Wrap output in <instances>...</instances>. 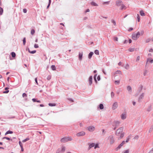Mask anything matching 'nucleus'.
Here are the masks:
<instances>
[{
	"mask_svg": "<svg viewBox=\"0 0 153 153\" xmlns=\"http://www.w3.org/2000/svg\"><path fill=\"white\" fill-rule=\"evenodd\" d=\"M123 129V127H120L117 129L116 132V135L117 136L120 135V138H122L124 136V132L122 133Z\"/></svg>",
	"mask_w": 153,
	"mask_h": 153,
	"instance_id": "obj_1",
	"label": "nucleus"
},
{
	"mask_svg": "<svg viewBox=\"0 0 153 153\" xmlns=\"http://www.w3.org/2000/svg\"><path fill=\"white\" fill-rule=\"evenodd\" d=\"M73 139L71 137H64L62 138L60 141L62 143H65L69 141H71Z\"/></svg>",
	"mask_w": 153,
	"mask_h": 153,
	"instance_id": "obj_2",
	"label": "nucleus"
},
{
	"mask_svg": "<svg viewBox=\"0 0 153 153\" xmlns=\"http://www.w3.org/2000/svg\"><path fill=\"white\" fill-rule=\"evenodd\" d=\"M140 35V33L138 31L136 34L134 33L132 35V38L134 40H136L139 38V36Z\"/></svg>",
	"mask_w": 153,
	"mask_h": 153,
	"instance_id": "obj_3",
	"label": "nucleus"
},
{
	"mask_svg": "<svg viewBox=\"0 0 153 153\" xmlns=\"http://www.w3.org/2000/svg\"><path fill=\"white\" fill-rule=\"evenodd\" d=\"M114 138L112 135L109 136L108 138V140H109L111 144H112L114 142Z\"/></svg>",
	"mask_w": 153,
	"mask_h": 153,
	"instance_id": "obj_4",
	"label": "nucleus"
},
{
	"mask_svg": "<svg viewBox=\"0 0 153 153\" xmlns=\"http://www.w3.org/2000/svg\"><path fill=\"white\" fill-rule=\"evenodd\" d=\"M120 122L119 121H114L112 123V126L113 127L115 126L117 127H118L119 126L120 124Z\"/></svg>",
	"mask_w": 153,
	"mask_h": 153,
	"instance_id": "obj_5",
	"label": "nucleus"
},
{
	"mask_svg": "<svg viewBox=\"0 0 153 153\" xmlns=\"http://www.w3.org/2000/svg\"><path fill=\"white\" fill-rule=\"evenodd\" d=\"M116 5L117 7L120 6L123 3L121 0H117L115 2Z\"/></svg>",
	"mask_w": 153,
	"mask_h": 153,
	"instance_id": "obj_6",
	"label": "nucleus"
},
{
	"mask_svg": "<svg viewBox=\"0 0 153 153\" xmlns=\"http://www.w3.org/2000/svg\"><path fill=\"white\" fill-rule=\"evenodd\" d=\"M85 132L84 131H81L77 133L76 135L78 137L83 136L85 134Z\"/></svg>",
	"mask_w": 153,
	"mask_h": 153,
	"instance_id": "obj_7",
	"label": "nucleus"
},
{
	"mask_svg": "<svg viewBox=\"0 0 153 153\" xmlns=\"http://www.w3.org/2000/svg\"><path fill=\"white\" fill-rule=\"evenodd\" d=\"M87 128L89 131L92 132L94 130L95 127L94 126H89L87 127Z\"/></svg>",
	"mask_w": 153,
	"mask_h": 153,
	"instance_id": "obj_8",
	"label": "nucleus"
},
{
	"mask_svg": "<svg viewBox=\"0 0 153 153\" xmlns=\"http://www.w3.org/2000/svg\"><path fill=\"white\" fill-rule=\"evenodd\" d=\"M83 52H79L78 55V59L79 60L81 61L82 59L83 56Z\"/></svg>",
	"mask_w": 153,
	"mask_h": 153,
	"instance_id": "obj_9",
	"label": "nucleus"
},
{
	"mask_svg": "<svg viewBox=\"0 0 153 153\" xmlns=\"http://www.w3.org/2000/svg\"><path fill=\"white\" fill-rule=\"evenodd\" d=\"M118 103L117 102H114L112 106V109L114 110L116 109L118 107Z\"/></svg>",
	"mask_w": 153,
	"mask_h": 153,
	"instance_id": "obj_10",
	"label": "nucleus"
},
{
	"mask_svg": "<svg viewBox=\"0 0 153 153\" xmlns=\"http://www.w3.org/2000/svg\"><path fill=\"white\" fill-rule=\"evenodd\" d=\"M93 76H90L88 79L89 85H91L92 83Z\"/></svg>",
	"mask_w": 153,
	"mask_h": 153,
	"instance_id": "obj_11",
	"label": "nucleus"
},
{
	"mask_svg": "<svg viewBox=\"0 0 153 153\" xmlns=\"http://www.w3.org/2000/svg\"><path fill=\"white\" fill-rule=\"evenodd\" d=\"M144 97V93H142L139 96L138 98V101L139 102H141L142 101V99Z\"/></svg>",
	"mask_w": 153,
	"mask_h": 153,
	"instance_id": "obj_12",
	"label": "nucleus"
},
{
	"mask_svg": "<svg viewBox=\"0 0 153 153\" xmlns=\"http://www.w3.org/2000/svg\"><path fill=\"white\" fill-rule=\"evenodd\" d=\"M121 6V7L120 8V10H123V9L126 10V7L124 4H123Z\"/></svg>",
	"mask_w": 153,
	"mask_h": 153,
	"instance_id": "obj_13",
	"label": "nucleus"
},
{
	"mask_svg": "<svg viewBox=\"0 0 153 153\" xmlns=\"http://www.w3.org/2000/svg\"><path fill=\"white\" fill-rule=\"evenodd\" d=\"M94 54V53L93 52H90L88 54V58L89 59H91L92 57V56H93V55Z\"/></svg>",
	"mask_w": 153,
	"mask_h": 153,
	"instance_id": "obj_14",
	"label": "nucleus"
},
{
	"mask_svg": "<svg viewBox=\"0 0 153 153\" xmlns=\"http://www.w3.org/2000/svg\"><path fill=\"white\" fill-rule=\"evenodd\" d=\"M98 108H99L100 109L102 110L104 108V106L102 104L100 103L98 106Z\"/></svg>",
	"mask_w": 153,
	"mask_h": 153,
	"instance_id": "obj_15",
	"label": "nucleus"
},
{
	"mask_svg": "<svg viewBox=\"0 0 153 153\" xmlns=\"http://www.w3.org/2000/svg\"><path fill=\"white\" fill-rule=\"evenodd\" d=\"M121 118L122 120H124L126 118V114L125 113H123L121 115Z\"/></svg>",
	"mask_w": 153,
	"mask_h": 153,
	"instance_id": "obj_16",
	"label": "nucleus"
},
{
	"mask_svg": "<svg viewBox=\"0 0 153 153\" xmlns=\"http://www.w3.org/2000/svg\"><path fill=\"white\" fill-rule=\"evenodd\" d=\"M32 100L33 102H37L38 103H40L41 102L40 100H38L36 98H33Z\"/></svg>",
	"mask_w": 153,
	"mask_h": 153,
	"instance_id": "obj_17",
	"label": "nucleus"
},
{
	"mask_svg": "<svg viewBox=\"0 0 153 153\" xmlns=\"http://www.w3.org/2000/svg\"><path fill=\"white\" fill-rule=\"evenodd\" d=\"M148 62H149L151 63H153V59H151L148 58L147 59V62L146 66V64H147Z\"/></svg>",
	"mask_w": 153,
	"mask_h": 153,
	"instance_id": "obj_18",
	"label": "nucleus"
},
{
	"mask_svg": "<svg viewBox=\"0 0 153 153\" xmlns=\"http://www.w3.org/2000/svg\"><path fill=\"white\" fill-rule=\"evenodd\" d=\"M140 15L142 16H145V14L143 10L140 11Z\"/></svg>",
	"mask_w": 153,
	"mask_h": 153,
	"instance_id": "obj_19",
	"label": "nucleus"
},
{
	"mask_svg": "<svg viewBox=\"0 0 153 153\" xmlns=\"http://www.w3.org/2000/svg\"><path fill=\"white\" fill-rule=\"evenodd\" d=\"M48 105L49 106L51 107L55 106L56 105V104L55 103H49Z\"/></svg>",
	"mask_w": 153,
	"mask_h": 153,
	"instance_id": "obj_20",
	"label": "nucleus"
},
{
	"mask_svg": "<svg viewBox=\"0 0 153 153\" xmlns=\"http://www.w3.org/2000/svg\"><path fill=\"white\" fill-rule=\"evenodd\" d=\"M91 4L92 5L95 6H98V4L94 1H92V2H91Z\"/></svg>",
	"mask_w": 153,
	"mask_h": 153,
	"instance_id": "obj_21",
	"label": "nucleus"
},
{
	"mask_svg": "<svg viewBox=\"0 0 153 153\" xmlns=\"http://www.w3.org/2000/svg\"><path fill=\"white\" fill-rule=\"evenodd\" d=\"M94 149H95L97 148H100V146H99V143H94Z\"/></svg>",
	"mask_w": 153,
	"mask_h": 153,
	"instance_id": "obj_22",
	"label": "nucleus"
},
{
	"mask_svg": "<svg viewBox=\"0 0 153 153\" xmlns=\"http://www.w3.org/2000/svg\"><path fill=\"white\" fill-rule=\"evenodd\" d=\"M2 139H6L7 140H11V141H13L12 139H10V138L6 137H3Z\"/></svg>",
	"mask_w": 153,
	"mask_h": 153,
	"instance_id": "obj_23",
	"label": "nucleus"
},
{
	"mask_svg": "<svg viewBox=\"0 0 153 153\" xmlns=\"http://www.w3.org/2000/svg\"><path fill=\"white\" fill-rule=\"evenodd\" d=\"M123 146L121 144H120L119 146H118L116 148L115 150H116V151H118L119 149H120V148L122 146Z\"/></svg>",
	"mask_w": 153,
	"mask_h": 153,
	"instance_id": "obj_24",
	"label": "nucleus"
},
{
	"mask_svg": "<svg viewBox=\"0 0 153 153\" xmlns=\"http://www.w3.org/2000/svg\"><path fill=\"white\" fill-rule=\"evenodd\" d=\"M97 74H95L94 76V80L95 82L96 83H97V80L96 79V77H97Z\"/></svg>",
	"mask_w": 153,
	"mask_h": 153,
	"instance_id": "obj_25",
	"label": "nucleus"
},
{
	"mask_svg": "<svg viewBox=\"0 0 153 153\" xmlns=\"http://www.w3.org/2000/svg\"><path fill=\"white\" fill-rule=\"evenodd\" d=\"M11 55L12 57L13 58H14L16 56V53L14 52H12L11 53Z\"/></svg>",
	"mask_w": 153,
	"mask_h": 153,
	"instance_id": "obj_26",
	"label": "nucleus"
},
{
	"mask_svg": "<svg viewBox=\"0 0 153 153\" xmlns=\"http://www.w3.org/2000/svg\"><path fill=\"white\" fill-rule=\"evenodd\" d=\"M51 68L53 71H55L56 70V66L54 65H52Z\"/></svg>",
	"mask_w": 153,
	"mask_h": 153,
	"instance_id": "obj_27",
	"label": "nucleus"
},
{
	"mask_svg": "<svg viewBox=\"0 0 153 153\" xmlns=\"http://www.w3.org/2000/svg\"><path fill=\"white\" fill-rule=\"evenodd\" d=\"M89 146L91 148L94 146V143H88Z\"/></svg>",
	"mask_w": 153,
	"mask_h": 153,
	"instance_id": "obj_28",
	"label": "nucleus"
},
{
	"mask_svg": "<svg viewBox=\"0 0 153 153\" xmlns=\"http://www.w3.org/2000/svg\"><path fill=\"white\" fill-rule=\"evenodd\" d=\"M3 12V9L1 7H0V15L2 14Z\"/></svg>",
	"mask_w": 153,
	"mask_h": 153,
	"instance_id": "obj_29",
	"label": "nucleus"
},
{
	"mask_svg": "<svg viewBox=\"0 0 153 153\" xmlns=\"http://www.w3.org/2000/svg\"><path fill=\"white\" fill-rule=\"evenodd\" d=\"M65 146H62V149L61 150V152L64 153L65 151Z\"/></svg>",
	"mask_w": 153,
	"mask_h": 153,
	"instance_id": "obj_30",
	"label": "nucleus"
},
{
	"mask_svg": "<svg viewBox=\"0 0 153 153\" xmlns=\"http://www.w3.org/2000/svg\"><path fill=\"white\" fill-rule=\"evenodd\" d=\"M122 74L121 71L120 70H117V71H116L114 74Z\"/></svg>",
	"mask_w": 153,
	"mask_h": 153,
	"instance_id": "obj_31",
	"label": "nucleus"
},
{
	"mask_svg": "<svg viewBox=\"0 0 153 153\" xmlns=\"http://www.w3.org/2000/svg\"><path fill=\"white\" fill-rule=\"evenodd\" d=\"M26 42V39L25 37H24L23 39V45H25Z\"/></svg>",
	"mask_w": 153,
	"mask_h": 153,
	"instance_id": "obj_32",
	"label": "nucleus"
},
{
	"mask_svg": "<svg viewBox=\"0 0 153 153\" xmlns=\"http://www.w3.org/2000/svg\"><path fill=\"white\" fill-rule=\"evenodd\" d=\"M94 53L97 55H98L99 54V51L98 50H95L94 51Z\"/></svg>",
	"mask_w": 153,
	"mask_h": 153,
	"instance_id": "obj_33",
	"label": "nucleus"
},
{
	"mask_svg": "<svg viewBox=\"0 0 153 153\" xmlns=\"http://www.w3.org/2000/svg\"><path fill=\"white\" fill-rule=\"evenodd\" d=\"M30 140V138L29 137H27L25 138V139L23 140H22V142L23 143H24L26 142V141L29 140Z\"/></svg>",
	"mask_w": 153,
	"mask_h": 153,
	"instance_id": "obj_34",
	"label": "nucleus"
},
{
	"mask_svg": "<svg viewBox=\"0 0 153 153\" xmlns=\"http://www.w3.org/2000/svg\"><path fill=\"white\" fill-rule=\"evenodd\" d=\"M51 0H49L48 3V4L47 7V9H48L50 5V4H51Z\"/></svg>",
	"mask_w": 153,
	"mask_h": 153,
	"instance_id": "obj_35",
	"label": "nucleus"
},
{
	"mask_svg": "<svg viewBox=\"0 0 153 153\" xmlns=\"http://www.w3.org/2000/svg\"><path fill=\"white\" fill-rule=\"evenodd\" d=\"M153 130V125L151 126L150 128L149 132V133H151L152 131Z\"/></svg>",
	"mask_w": 153,
	"mask_h": 153,
	"instance_id": "obj_36",
	"label": "nucleus"
},
{
	"mask_svg": "<svg viewBox=\"0 0 153 153\" xmlns=\"http://www.w3.org/2000/svg\"><path fill=\"white\" fill-rule=\"evenodd\" d=\"M127 90L128 91H130L131 90V87L130 86H128L127 87Z\"/></svg>",
	"mask_w": 153,
	"mask_h": 153,
	"instance_id": "obj_37",
	"label": "nucleus"
},
{
	"mask_svg": "<svg viewBox=\"0 0 153 153\" xmlns=\"http://www.w3.org/2000/svg\"><path fill=\"white\" fill-rule=\"evenodd\" d=\"M135 48H129L128 49V51L131 52H132L134 51V50Z\"/></svg>",
	"mask_w": 153,
	"mask_h": 153,
	"instance_id": "obj_38",
	"label": "nucleus"
},
{
	"mask_svg": "<svg viewBox=\"0 0 153 153\" xmlns=\"http://www.w3.org/2000/svg\"><path fill=\"white\" fill-rule=\"evenodd\" d=\"M35 33V30L34 29H32L31 30L30 33L31 35H33Z\"/></svg>",
	"mask_w": 153,
	"mask_h": 153,
	"instance_id": "obj_39",
	"label": "nucleus"
},
{
	"mask_svg": "<svg viewBox=\"0 0 153 153\" xmlns=\"http://www.w3.org/2000/svg\"><path fill=\"white\" fill-rule=\"evenodd\" d=\"M116 85H119L120 83V81L119 80H116L114 81Z\"/></svg>",
	"mask_w": 153,
	"mask_h": 153,
	"instance_id": "obj_40",
	"label": "nucleus"
},
{
	"mask_svg": "<svg viewBox=\"0 0 153 153\" xmlns=\"http://www.w3.org/2000/svg\"><path fill=\"white\" fill-rule=\"evenodd\" d=\"M137 21L138 22H139L140 20V16L139 15V14H137Z\"/></svg>",
	"mask_w": 153,
	"mask_h": 153,
	"instance_id": "obj_41",
	"label": "nucleus"
},
{
	"mask_svg": "<svg viewBox=\"0 0 153 153\" xmlns=\"http://www.w3.org/2000/svg\"><path fill=\"white\" fill-rule=\"evenodd\" d=\"M152 106H151V105H150L149 106V107H148V108H147V111H150L151 109H152Z\"/></svg>",
	"mask_w": 153,
	"mask_h": 153,
	"instance_id": "obj_42",
	"label": "nucleus"
},
{
	"mask_svg": "<svg viewBox=\"0 0 153 153\" xmlns=\"http://www.w3.org/2000/svg\"><path fill=\"white\" fill-rule=\"evenodd\" d=\"M36 50H33L32 51H30V52H29L31 54H34L36 53Z\"/></svg>",
	"mask_w": 153,
	"mask_h": 153,
	"instance_id": "obj_43",
	"label": "nucleus"
},
{
	"mask_svg": "<svg viewBox=\"0 0 153 153\" xmlns=\"http://www.w3.org/2000/svg\"><path fill=\"white\" fill-rule=\"evenodd\" d=\"M111 22L114 25H116V23L114 19H112L111 20Z\"/></svg>",
	"mask_w": 153,
	"mask_h": 153,
	"instance_id": "obj_44",
	"label": "nucleus"
},
{
	"mask_svg": "<svg viewBox=\"0 0 153 153\" xmlns=\"http://www.w3.org/2000/svg\"><path fill=\"white\" fill-rule=\"evenodd\" d=\"M22 96L23 97H27V95L25 93H23L22 94Z\"/></svg>",
	"mask_w": 153,
	"mask_h": 153,
	"instance_id": "obj_45",
	"label": "nucleus"
},
{
	"mask_svg": "<svg viewBox=\"0 0 153 153\" xmlns=\"http://www.w3.org/2000/svg\"><path fill=\"white\" fill-rule=\"evenodd\" d=\"M61 149L59 148L56 151V153H61Z\"/></svg>",
	"mask_w": 153,
	"mask_h": 153,
	"instance_id": "obj_46",
	"label": "nucleus"
},
{
	"mask_svg": "<svg viewBox=\"0 0 153 153\" xmlns=\"http://www.w3.org/2000/svg\"><path fill=\"white\" fill-rule=\"evenodd\" d=\"M8 134H12L13 133V131L10 130H8L7 131Z\"/></svg>",
	"mask_w": 153,
	"mask_h": 153,
	"instance_id": "obj_47",
	"label": "nucleus"
},
{
	"mask_svg": "<svg viewBox=\"0 0 153 153\" xmlns=\"http://www.w3.org/2000/svg\"><path fill=\"white\" fill-rule=\"evenodd\" d=\"M114 93L112 91L111 93V98H113L114 97Z\"/></svg>",
	"mask_w": 153,
	"mask_h": 153,
	"instance_id": "obj_48",
	"label": "nucleus"
},
{
	"mask_svg": "<svg viewBox=\"0 0 153 153\" xmlns=\"http://www.w3.org/2000/svg\"><path fill=\"white\" fill-rule=\"evenodd\" d=\"M125 68L126 69H128L129 68V65L128 64H127L126 65Z\"/></svg>",
	"mask_w": 153,
	"mask_h": 153,
	"instance_id": "obj_49",
	"label": "nucleus"
},
{
	"mask_svg": "<svg viewBox=\"0 0 153 153\" xmlns=\"http://www.w3.org/2000/svg\"><path fill=\"white\" fill-rule=\"evenodd\" d=\"M27 10L26 8H24L23 10V12L24 13H26L27 12Z\"/></svg>",
	"mask_w": 153,
	"mask_h": 153,
	"instance_id": "obj_50",
	"label": "nucleus"
},
{
	"mask_svg": "<svg viewBox=\"0 0 153 153\" xmlns=\"http://www.w3.org/2000/svg\"><path fill=\"white\" fill-rule=\"evenodd\" d=\"M9 90H7L5 91H4L3 92V93L4 94H7L9 92Z\"/></svg>",
	"mask_w": 153,
	"mask_h": 153,
	"instance_id": "obj_51",
	"label": "nucleus"
},
{
	"mask_svg": "<svg viewBox=\"0 0 153 153\" xmlns=\"http://www.w3.org/2000/svg\"><path fill=\"white\" fill-rule=\"evenodd\" d=\"M110 1H105L103 3V4H109Z\"/></svg>",
	"mask_w": 153,
	"mask_h": 153,
	"instance_id": "obj_52",
	"label": "nucleus"
},
{
	"mask_svg": "<svg viewBox=\"0 0 153 153\" xmlns=\"http://www.w3.org/2000/svg\"><path fill=\"white\" fill-rule=\"evenodd\" d=\"M34 47L35 48H39V45L37 44H35L34 45Z\"/></svg>",
	"mask_w": 153,
	"mask_h": 153,
	"instance_id": "obj_53",
	"label": "nucleus"
},
{
	"mask_svg": "<svg viewBox=\"0 0 153 153\" xmlns=\"http://www.w3.org/2000/svg\"><path fill=\"white\" fill-rule=\"evenodd\" d=\"M19 143L20 147L23 146L22 144L20 141H19Z\"/></svg>",
	"mask_w": 153,
	"mask_h": 153,
	"instance_id": "obj_54",
	"label": "nucleus"
},
{
	"mask_svg": "<svg viewBox=\"0 0 153 153\" xmlns=\"http://www.w3.org/2000/svg\"><path fill=\"white\" fill-rule=\"evenodd\" d=\"M35 83H36V84L37 85H39V84H38V81H37V78H36L35 79Z\"/></svg>",
	"mask_w": 153,
	"mask_h": 153,
	"instance_id": "obj_55",
	"label": "nucleus"
},
{
	"mask_svg": "<svg viewBox=\"0 0 153 153\" xmlns=\"http://www.w3.org/2000/svg\"><path fill=\"white\" fill-rule=\"evenodd\" d=\"M97 79L98 81H99L101 79L100 76L99 75H98L97 76Z\"/></svg>",
	"mask_w": 153,
	"mask_h": 153,
	"instance_id": "obj_56",
	"label": "nucleus"
},
{
	"mask_svg": "<svg viewBox=\"0 0 153 153\" xmlns=\"http://www.w3.org/2000/svg\"><path fill=\"white\" fill-rule=\"evenodd\" d=\"M138 138L139 136L138 135H136L134 137V139L136 140H138Z\"/></svg>",
	"mask_w": 153,
	"mask_h": 153,
	"instance_id": "obj_57",
	"label": "nucleus"
},
{
	"mask_svg": "<svg viewBox=\"0 0 153 153\" xmlns=\"http://www.w3.org/2000/svg\"><path fill=\"white\" fill-rule=\"evenodd\" d=\"M51 77L50 76H48L47 78V79L48 80H50V79H51Z\"/></svg>",
	"mask_w": 153,
	"mask_h": 153,
	"instance_id": "obj_58",
	"label": "nucleus"
},
{
	"mask_svg": "<svg viewBox=\"0 0 153 153\" xmlns=\"http://www.w3.org/2000/svg\"><path fill=\"white\" fill-rule=\"evenodd\" d=\"M133 29V28L132 27H130L129 28L128 30V31L129 32H130Z\"/></svg>",
	"mask_w": 153,
	"mask_h": 153,
	"instance_id": "obj_59",
	"label": "nucleus"
},
{
	"mask_svg": "<svg viewBox=\"0 0 153 153\" xmlns=\"http://www.w3.org/2000/svg\"><path fill=\"white\" fill-rule=\"evenodd\" d=\"M114 40L115 41H118V38L117 37H115Z\"/></svg>",
	"mask_w": 153,
	"mask_h": 153,
	"instance_id": "obj_60",
	"label": "nucleus"
},
{
	"mask_svg": "<svg viewBox=\"0 0 153 153\" xmlns=\"http://www.w3.org/2000/svg\"><path fill=\"white\" fill-rule=\"evenodd\" d=\"M15 118V116H10V117H8V118H9V119H13V118Z\"/></svg>",
	"mask_w": 153,
	"mask_h": 153,
	"instance_id": "obj_61",
	"label": "nucleus"
},
{
	"mask_svg": "<svg viewBox=\"0 0 153 153\" xmlns=\"http://www.w3.org/2000/svg\"><path fill=\"white\" fill-rule=\"evenodd\" d=\"M140 56H138L137 57V58L136 61L137 62L139 61L140 60Z\"/></svg>",
	"mask_w": 153,
	"mask_h": 153,
	"instance_id": "obj_62",
	"label": "nucleus"
},
{
	"mask_svg": "<svg viewBox=\"0 0 153 153\" xmlns=\"http://www.w3.org/2000/svg\"><path fill=\"white\" fill-rule=\"evenodd\" d=\"M129 150L128 149L126 150L123 153H128Z\"/></svg>",
	"mask_w": 153,
	"mask_h": 153,
	"instance_id": "obj_63",
	"label": "nucleus"
},
{
	"mask_svg": "<svg viewBox=\"0 0 153 153\" xmlns=\"http://www.w3.org/2000/svg\"><path fill=\"white\" fill-rule=\"evenodd\" d=\"M148 153H153V148L150 151V152Z\"/></svg>",
	"mask_w": 153,
	"mask_h": 153,
	"instance_id": "obj_64",
	"label": "nucleus"
}]
</instances>
